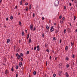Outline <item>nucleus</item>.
Listing matches in <instances>:
<instances>
[{
  "mask_svg": "<svg viewBox=\"0 0 77 77\" xmlns=\"http://www.w3.org/2000/svg\"><path fill=\"white\" fill-rule=\"evenodd\" d=\"M63 20V21H65V17H63L62 18Z\"/></svg>",
  "mask_w": 77,
  "mask_h": 77,
  "instance_id": "obj_39",
  "label": "nucleus"
},
{
  "mask_svg": "<svg viewBox=\"0 0 77 77\" xmlns=\"http://www.w3.org/2000/svg\"><path fill=\"white\" fill-rule=\"evenodd\" d=\"M66 50H68V46H66L65 48Z\"/></svg>",
  "mask_w": 77,
  "mask_h": 77,
  "instance_id": "obj_22",
  "label": "nucleus"
},
{
  "mask_svg": "<svg viewBox=\"0 0 77 77\" xmlns=\"http://www.w3.org/2000/svg\"><path fill=\"white\" fill-rule=\"evenodd\" d=\"M48 44H47V43H45V47L46 48H48Z\"/></svg>",
  "mask_w": 77,
  "mask_h": 77,
  "instance_id": "obj_9",
  "label": "nucleus"
},
{
  "mask_svg": "<svg viewBox=\"0 0 77 77\" xmlns=\"http://www.w3.org/2000/svg\"><path fill=\"white\" fill-rule=\"evenodd\" d=\"M30 29L31 30H32V29H33V24H31L30 25Z\"/></svg>",
  "mask_w": 77,
  "mask_h": 77,
  "instance_id": "obj_3",
  "label": "nucleus"
},
{
  "mask_svg": "<svg viewBox=\"0 0 77 77\" xmlns=\"http://www.w3.org/2000/svg\"><path fill=\"white\" fill-rule=\"evenodd\" d=\"M11 70L12 71H13L14 70V68L12 67L11 69Z\"/></svg>",
  "mask_w": 77,
  "mask_h": 77,
  "instance_id": "obj_36",
  "label": "nucleus"
},
{
  "mask_svg": "<svg viewBox=\"0 0 77 77\" xmlns=\"http://www.w3.org/2000/svg\"><path fill=\"white\" fill-rule=\"evenodd\" d=\"M51 56H50V60H51Z\"/></svg>",
  "mask_w": 77,
  "mask_h": 77,
  "instance_id": "obj_56",
  "label": "nucleus"
},
{
  "mask_svg": "<svg viewBox=\"0 0 77 77\" xmlns=\"http://www.w3.org/2000/svg\"><path fill=\"white\" fill-rule=\"evenodd\" d=\"M37 50L38 51H39V48H37Z\"/></svg>",
  "mask_w": 77,
  "mask_h": 77,
  "instance_id": "obj_63",
  "label": "nucleus"
},
{
  "mask_svg": "<svg viewBox=\"0 0 77 77\" xmlns=\"http://www.w3.org/2000/svg\"><path fill=\"white\" fill-rule=\"evenodd\" d=\"M20 56H22V57H23V53H21L20 54Z\"/></svg>",
  "mask_w": 77,
  "mask_h": 77,
  "instance_id": "obj_18",
  "label": "nucleus"
},
{
  "mask_svg": "<svg viewBox=\"0 0 77 77\" xmlns=\"http://www.w3.org/2000/svg\"><path fill=\"white\" fill-rule=\"evenodd\" d=\"M72 58H74V57H75V55H74V54H72Z\"/></svg>",
  "mask_w": 77,
  "mask_h": 77,
  "instance_id": "obj_19",
  "label": "nucleus"
},
{
  "mask_svg": "<svg viewBox=\"0 0 77 77\" xmlns=\"http://www.w3.org/2000/svg\"><path fill=\"white\" fill-rule=\"evenodd\" d=\"M74 3H75V4H77V0H75L74 1Z\"/></svg>",
  "mask_w": 77,
  "mask_h": 77,
  "instance_id": "obj_24",
  "label": "nucleus"
},
{
  "mask_svg": "<svg viewBox=\"0 0 77 77\" xmlns=\"http://www.w3.org/2000/svg\"><path fill=\"white\" fill-rule=\"evenodd\" d=\"M9 72H8V71L6 70L5 71V74H8V73Z\"/></svg>",
  "mask_w": 77,
  "mask_h": 77,
  "instance_id": "obj_11",
  "label": "nucleus"
},
{
  "mask_svg": "<svg viewBox=\"0 0 77 77\" xmlns=\"http://www.w3.org/2000/svg\"><path fill=\"white\" fill-rule=\"evenodd\" d=\"M66 67H67V68H68L69 67V64H67Z\"/></svg>",
  "mask_w": 77,
  "mask_h": 77,
  "instance_id": "obj_35",
  "label": "nucleus"
},
{
  "mask_svg": "<svg viewBox=\"0 0 77 77\" xmlns=\"http://www.w3.org/2000/svg\"><path fill=\"white\" fill-rule=\"evenodd\" d=\"M69 6H71V3L70 2L69 3Z\"/></svg>",
  "mask_w": 77,
  "mask_h": 77,
  "instance_id": "obj_54",
  "label": "nucleus"
},
{
  "mask_svg": "<svg viewBox=\"0 0 77 77\" xmlns=\"http://www.w3.org/2000/svg\"><path fill=\"white\" fill-rule=\"evenodd\" d=\"M22 3H23V1H21L20 3V5H22Z\"/></svg>",
  "mask_w": 77,
  "mask_h": 77,
  "instance_id": "obj_17",
  "label": "nucleus"
},
{
  "mask_svg": "<svg viewBox=\"0 0 77 77\" xmlns=\"http://www.w3.org/2000/svg\"><path fill=\"white\" fill-rule=\"evenodd\" d=\"M35 13H34L33 14V17H35Z\"/></svg>",
  "mask_w": 77,
  "mask_h": 77,
  "instance_id": "obj_42",
  "label": "nucleus"
},
{
  "mask_svg": "<svg viewBox=\"0 0 77 77\" xmlns=\"http://www.w3.org/2000/svg\"><path fill=\"white\" fill-rule=\"evenodd\" d=\"M42 20H44V17H42Z\"/></svg>",
  "mask_w": 77,
  "mask_h": 77,
  "instance_id": "obj_50",
  "label": "nucleus"
},
{
  "mask_svg": "<svg viewBox=\"0 0 77 77\" xmlns=\"http://www.w3.org/2000/svg\"><path fill=\"white\" fill-rule=\"evenodd\" d=\"M58 33V31H57V30L56 31V32H55L56 33Z\"/></svg>",
  "mask_w": 77,
  "mask_h": 77,
  "instance_id": "obj_55",
  "label": "nucleus"
},
{
  "mask_svg": "<svg viewBox=\"0 0 77 77\" xmlns=\"http://www.w3.org/2000/svg\"><path fill=\"white\" fill-rule=\"evenodd\" d=\"M20 42H21V40H19V43H20Z\"/></svg>",
  "mask_w": 77,
  "mask_h": 77,
  "instance_id": "obj_60",
  "label": "nucleus"
},
{
  "mask_svg": "<svg viewBox=\"0 0 77 77\" xmlns=\"http://www.w3.org/2000/svg\"><path fill=\"white\" fill-rule=\"evenodd\" d=\"M39 46L38 45V46H37V48H39Z\"/></svg>",
  "mask_w": 77,
  "mask_h": 77,
  "instance_id": "obj_47",
  "label": "nucleus"
},
{
  "mask_svg": "<svg viewBox=\"0 0 77 77\" xmlns=\"http://www.w3.org/2000/svg\"><path fill=\"white\" fill-rule=\"evenodd\" d=\"M24 32L23 31L22 32V36H24Z\"/></svg>",
  "mask_w": 77,
  "mask_h": 77,
  "instance_id": "obj_13",
  "label": "nucleus"
},
{
  "mask_svg": "<svg viewBox=\"0 0 77 77\" xmlns=\"http://www.w3.org/2000/svg\"><path fill=\"white\" fill-rule=\"evenodd\" d=\"M64 10H65V9H66V6H64Z\"/></svg>",
  "mask_w": 77,
  "mask_h": 77,
  "instance_id": "obj_58",
  "label": "nucleus"
},
{
  "mask_svg": "<svg viewBox=\"0 0 77 77\" xmlns=\"http://www.w3.org/2000/svg\"><path fill=\"white\" fill-rule=\"evenodd\" d=\"M17 6H16L15 7V9H17Z\"/></svg>",
  "mask_w": 77,
  "mask_h": 77,
  "instance_id": "obj_61",
  "label": "nucleus"
},
{
  "mask_svg": "<svg viewBox=\"0 0 77 77\" xmlns=\"http://www.w3.org/2000/svg\"><path fill=\"white\" fill-rule=\"evenodd\" d=\"M76 18L75 17V16H74V21H75Z\"/></svg>",
  "mask_w": 77,
  "mask_h": 77,
  "instance_id": "obj_48",
  "label": "nucleus"
},
{
  "mask_svg": "<svg viewBox=\"0 0 77 77\" xmlns=\"http://www.w3.org/2000/svg\"><path fill=\"white\" fill-rule=\"evenodd\" d=\"M53 27H54V26H52L50 30L51 32H53V31H54V29L53 28Z\"/></svg>",
  "mask_w": 77,
  "mask_h": 77,
  "instance_id": "obj_2",
  "label": "nucleus"
},
{
  "mask_svg": "<svg viewBox=\"0 0 77 77\" xmlns=\"http://www.w3.org/2000/svg\"><path fill=\"white\" fill-rule=\"evenodd\" d=\"M42 37L43 38H44V36H45L44 34H42Z\"/></svg>",
  "mask_w": 77,
  "mask_h": 77,
  "instance_id": "obj_41",
  "label": "nucleus"
},
{
  "mask_svg": "<svg viewBox=\"0 0 77 77\" xmlns=\"http://www.w3.org/2000/svg\"><path fill=\"white\" fill-rule=\"evenodd\" d=\"M57 28L58 29H59V28H60V26L59 25H58V26L57 27Z\"/></svg>",
  "mask_w": 77,
  "mask_h": 77,
  "instance_id": "obj_49",
  "label": "nucleus"
},
{
  "mask_svg": "<svg viewBox=\"0 0 77 77\" xmlns=\"http://www.w3.org/2000/svg\"><path fill=\"white\" fill-rule=\"evenodd\" d=\"M33 74L34 75H36V71H34V72Z\"/></svg>",
  "mask_w": 77,
  "mask_h": 77,
  "instance_id": "obj_15",
  "label": "nucleus"
},
{
  "mask_svg": "<svg viewBox=\"0 0 77 77\" xmlns=\"http://www.w3.org/2000/svg\"><path fill=\"white\" fill-rule=\"evenodd\" d=\"M11 20H12L13 19V16H11L10 17Z\"/></svg>",
  "mask_w": 77,
  "mask_h": 77,
  "instance_id": "obj_20",
  "label": "nucleus"
},
{
  "mask_svg": "<svg viewBox=\"0 0 77 77\" xmlns=\"http://www.w3.org/2000/svg\"><path fill=\"white\" fill-rule=\"evenodd\" d=\"M36 47H34V50H36Z\"/></svg>",
  "mask_w": 77,
  "mask_h": 77,
  "instance_id": "obj_40",
  "label": "nucleus"
},
{
  "mask_svg": "<svg viewBox=\"0 0 77 77\" xmlns=\"http://www.w3.org/2000/svg\"><path fill=\"white\" fill-rule=\"evenodd\" d=\"M19 64L20 67H21V66H22V62H20Z\"/></svg>",
  "mask_w": 77,
  "mask_h": 77,
  "instance_id": "obj_6",
  "label": "nucleus"
},
{
  "mask_svg": "<svg viewBox=\"0 0 77 77\" xmlns=\"http://www.w3.org/2000/svg\"><path fill=\"white\" fill-rule=\"evenodd\" d=\"M53 40L54 41H56V38L55 37H54L53 38Z\"/></svg>",
  "mask_w": 77,
  "mask_h": 77,
  "instance_id": "obj_21",
  "label": "nucleus"
},
{
  "mask_svg": "<svg viewBox=\"0 0 77 77\" xmlns=\"http://www.w3.org/2000/svg\"><path fill=\"white\" fill-rule=\"evenodd\" d=\"M65 32H66V29H64V33L65 34L66 33Z\"/></svg>",
  "mask_w": 77,
  "mask_h": 77,
  "instance_id": "obj_31",
  "label": "nucleus"
},
{
  "mask_svg": "<svg viewBox=\"0 0 77 77\" xmlns=\"http://www.w3.org/2000/svg\"><path fill=\"white\" fill-rule=\"evenodd\" d=\"M25 32L26 33H27V30H25Z\"/></svg>",
  "mask_w": 77,
  "mask_h": 77,
  "instance_id": "obj_59",
  "label": "nucleus"
},
{
  "mask_svg": "<svg viewBox=\"0 0 77 77\" xmlns=\"http://www.w3.org/2000/svg\"><path fill=\"white\" fill-rule=\"evenodd\" d=\"M8 17H7L6 18V20L7 21H8Z\"/></svg>",
  "mask_w": 77,
  "mask_h": 77,
  "instance_id": "obj_51",
  "label": "nucleus"
},
{
  "mask_svg": "<svg viewBox=\"0 0 77 77\" xmlns=\"http://www.w3.org/2000/svg\"><path fill=\"white\" fill-rule=\"evenodd\" d=\"M21 61H23V58H21Z\"/></svg>",
  "mask_w": 77,
  "mask_h": 77,
  "instance_id": "obj_53",
  "label": "nucleus"
},
{
  "mask_svg": "<svg viewBox=\"0 0 77 77\" xmlns=\"http://www.w3.org/2000/svg\"><path fill=\"white\" fill-rule=\"evenodd\" d=\"M17 58L18 59H20V55H18L17 56Z\"/></svg>",
  "mask_w": 77,
  "mask_h": 77,
  "instance_id": "obj_23",
  "label": "nucleus"
},
{
  "mask_svg": "<svg viewBox=\"0 0 77 77\" xmlns=\"http://www.w3.org/2000/svg\"><path fill=\"white\" fill-rule=\"evenodd\" d=\"M57 59V57L55 58V60H56Z\"/></svg>",
  "mask_w": 77,
  "mask_h": 77,
  "instance_id": "obj_46",
  "label": "nucleus"
},
{
  "mask_svg": "<svg viewBox=\"0 0 77 77\" xmlns=\"http://www.w3.org/2000/svg\"><path fill=\"white\" fill-rule=\"evenodd\" d=\"M56 75V74L54 73L53 74V76L54 77H55Z\"/></svg>",
  "mask_w": 77,
  "mask_h": 77,
  "instance_id": "obj_34",
  "label": "nucleus"
},
{
  "mask_svg": "<svg viewBox=\"0 0 77 77\" xmlns=\"http://www.w3.org/2000/svg\"><path fill=\"white\" fill-rule=\"evenodd\" d=\"M46 51H47V52H48V53H49V52H50V51H49V50H48V49H47L46 50Z\"/></svg>",
  "mask_w": 77,
  "mask_h": 77,
  "instance_id": "obj_30",
  "label": "nucleus"
},
{
  "mask_svg": "<svg viewBox=\"0 0 77 77\" xmlns=\"http://www.w3.org/2000/svg\"><path fill=\"white\" fill-rule=\"evenodd\" d=\"M32 9V6H31V5H30L29 6V9L30 10V9Z\"/></svg>",
  "mask_w": 77,
  "mask_h": 77,
  "instance_id": "obj_28",
  "label": "nucleus"
},
{
  "mask_svg": "<svg viewBox=\"0 0 77 77\" xmlns=\"http://www.w3.org/2000/svg\"><path fill=\"white\" fill-rule=\"evenodd\" d=\"M35 30H36V28L35 27H34L33 29V31H35Z\"/></svg>",
  "mask_w": 77,
  "mask_h": 77,
  "instance_id": "obj_44",
  "label": "nucleus"
},
{
  "mask_svg": "<svg viewBox=\"0 0 77 77\" xmlns=\"http://www.w3.org/2000/svg\"><path fill=\"white\" fill-rule=\"evenodd\" d=\"M29 44H30V43H31V38L29 39Z\"/></svg>",
  "mask_w": 77,
  "mask_h": 77,
  "instance_id": "obj_10",
  "label": "nucleus"
},
{
  "mask_svg": "<svg viewBox=\"0 0 77 77\" xmlns=\"http://www.w3.org/2000/svg\"><path fill=\"white\" fill-rule=\"evenodd\" d=\"M19 25H20V26H21V22L19 21Z\"/></svg>",
  "mask_w": 77,
  "mask_h": 77,
  "instance_id": "obj_43",
  "label": "nucleus"
},
{
  "mask_svg": "<svg viewBox=\"0 0 77 77\" xmlns=\"http://www.w3.org/2000/svg\"><path fill=\"white\" fill-rule=\"evenodd\" d=\"M16 77H18V74H16Z\"/></svg>",
  "mask_w": 77,
  "mask_h": 77,
  "instance_id": "obj_52",
  "label": "nucleus"
},
{
  "mask_svg": "<svg viewBox=\"0 0 77 77\" xmlns=\"http://www.w3.org/2000/svg\"><path fill=\"white\" fill-rule=\"evenodd\" d=\"M66 60H68V57H67L66 58Z\"/></svg>",
  "mask_w": 77,
  "mask_h": 77,
  "instance_id": "obj_38",
  "label": "nucleus"
},
{
  "mask_svg": "<svg viewBox=\"0 0 77 77\" xmlns=\"http://www.w3.org/2000/svg\"><path fill=\"white\" fill-rule=\"evenodd\" d=\"M71 45L72 47V46L74 45V42H72L71 44Z\"/></svg>",
  "mask_w": 77,
  "mask_h": 77,
  "instance_id": "obj_8",
  "label": "nucleus"
},
{
  "mask_svg": "<svg viewBox=\"0 0 77 77\" xmlns=\"http://www.w3.org/2000/svg\"><path fill=\"white\" fill-rule=\"evenodd\" d=\"M54 5L55 6H57L59 5V1L58 0H56L55 2Z\"/></svg>",
  "mask_w": 77,
  "mask_h": 77,
  "instance_id": "obj_1",
  "label": "nucleus"
},
{
  "mask_svg": "<svg viewBox=\"0 0 77 77\" xmlns=\"http://www.w3.org/2000/svg\"><path fill=\"white\" fill-rule=\"evenodd\" d=\"M75 32H77V29L75 30Z\"/></svg>",
  "mask_w": 77,
  "mask_h": 77,
  "instance_id": "obj_64",
  "label": "nucleus"
},
{
  "mask_svg": "<svg viewBox=\"0 0 77 77\" xmlns=\"http://www.w3.org/2000/svg\"><path fill=\"white\" fill-rule=\"evenodd\" d=\"M62 16H60L59 17V18L60 19H61V18H62Z\"/></svg>",
  "mask_w": 77,
  "mask_h": 77,
  "instance_id": "obj_26",
  "label": "nucleus"
},
{
  "mask_svg": "<svg viewBox=\"0 0 77 77\" xmlns=\"http://www.w3.org/2000/svg\"><path fill=\"white\" fill-rule=\"evenodd\" d=\"M26 11H28V8L26 7Z\"/></svg>",
  "mask_w": 77,
  "mask_h": 77,
  "instance_id": "obj_29",
  "label": "nucleus"
},
{
  "mask_svg": "<svg viewBox=\"0 0 77 77\" xmlns=\"http://www.w3.org/2000/svg\"><path fill=\"white\" fill-rule=\"evenodd\" d=\"M65 75H66V77H69V75H68V73L67 72H66Z\"/></svg>",
  "mask_w": 77,
  "mask_h": 77,
  "instance_id": "obj_5",
  "label": "nucleus"
},
{
  "mask_svg": "<svg viewBox=\"0 0 77 77\" xmlns=\"http://www.w3.org/2000/svg\"><path fill=\"white\" fill-rule=\"evenodd\" d=\"M18 69V66L17 65L16 66V69Z\"/></svg>",
  "mask_w": 77,
  "mask_h": 77,
  "instance_id": "obj_25",
  "label": "nucleus"
},
{
  "mask_svg": "<svg viewBox=\"0 0 77 77\" xmlns=\"http://www.w3.org/2000/svg\"><path fill=\"white\" fill-rule=\"evenodd\" d=\"M46 28L47 29H48V30H49V27L48 26H46Z\"/></svg>",
  "mask_w": 77,
  "mask_h": 77,
  "instance_id": "obj_14",
  "label": "nucleus"
},
{
  "mask_svg": "<svg viewBox=\"0 0 77 77\" xmlns=\"http://www.w3.org/2000/svg\"><path fill=\"white\" fill-rule=\"evenodd\" d=\"M61 42H62V39H60V44H61Z\"/></svg>",
  "mask_w": 77,
  "mask_h": 77,
  "instance_id": "obj_32",
  "label": "nucleus"
},
{
  "mask_svg": "<svg viewBox=\"0 0 77 77\" xmlns=\"http://www.w3.org/2000/svg\"><path fill=\"white\" fill-rule=\"evenodd\" d=\"M18 56V53H17L16 55V57H17V56Z\"/></svg>",
  "mask_w": 77,
  "mask_h": 77,
  "instance_id": "obj_37",
  "label": "nucleus"
},
{
  "mask_svg": "<svg viewBox=\"0 0 77 77\" xmlns=\"http://www.w3.org/2000/svg\"><path fill=\"white\" fill-rule=\"evenodd\" d=\"M7 42L8 44H9L10 42V39H8L7 40Z\"/></svg>",
  "mask_w": 77,
  "mask_h": 77,
  "instance_id": "obj_7",
  "label": "nucleus"
},
{
  "mask_svg": "<svg viewBox=\"0 0 77 77\" xmlns=\"http://www.w3.org/2000/svg\"><path fill=\"white\" fill-rule=\"evenodd\" d=\"M29 35H30V34H28L27 36V39H28L29 38Z\"/></svg>",
  "mask_w": 77,
  "mask_h": 77,
  "instance_id": "obj_12",
  "label": "nucleus"
},
{
  "mask_svg": "<svg viewBox=\"0 0 77 77\" xmlns=\"http://www.w3.org/2000/svg\"><path fill=\"white\" fill-rule=\"evenodd\" d=\"M16 48V46L14 45V50H15V48Z\"/></svg>",
  "mask_w": 77,
  "mask_h": 77,
  "instance_id": "obj_45",
  "label": "nucleus"
},
{
  "mask_svg": "<svg viewBox=\"0 0 77 77\" xmlns=\"http://www.w3.org/2000/svg\"><path fill=\"white\" fill-rule=\"evenodd\" d=\"M72 65H74V62H73L72 63Z\"/></svg>",
  "mask_w": 77,
  "mask_h": 77,
  "instance_id": "obj_57",
  "label": "nucleus"
},
{
  "mask_svg": "<svg viewBox=\"0 0 77 77\" xmlns=\"http://www.w3.org/2000/svg\"><path fill=\"white\" fill-rule=\"evenodd\" d=\"M25 5H26V6H27V5H28V3L27 2L25 4Z\"/></svg>",
  "mask_w": 77,
  "mask_h": 77,
  "instance_id": "obj_33",
  "label": "nucleus"
},
{
  "mask_svg": "<svg viewBox=\"0 0 77 77\" xmlns=\"http://www.w3.org/2000/svg\"><path fill=\"white\" fill-rule=\"evenodd\" d=\"M61 75H62V71H60L58 73V75L59 76H61Z\"/></svg>",
  "mask_w": 77,
  "mask_h": 77,
  "instance_id": "obj_4",
  "label": "nucleus"
},
{
  "mask_svg": "<svg viewBox=\"0 0 77 77\" xmlns=\"http://www.w3.org/2000/svg\"><path fill=\"white\" fill-rule=\"evenodd\" d=\"M26 54H29V51H28L26 52Z\"/></svg>",
  "mask_w": 77,
  "mask_h": 77,
  "instance_id": "obj_27",
  "label": "nucleus"
},
{
  "mask_svg": "<svg viewBox=\"0 0 77 77\" xmlns=\"http://www.w3.org/2000/svg\"><path fill=\"white\" fill-rule=\"evenodd\" d=\"M60 23H61V24H62V23H63V20H60Z\"/></svg>",
  "mask_w": 77,
  "mask_h": 77,
  "instance_id": "obj_16",
  "label": "nucleus"
},
{
  "mask_svg": "<svg viewBox=\"0 0 77 77\" xmlns=\"http://www.w3.org/2000/svg\"><path fill=\"white\" fill-rule=\"evenodd\" d=\"M2 0H0V4L2 3Z\"/></svg>",
  "mask_w": 77,
  "mask_h": 77,
  "instance_id": "obj_62",
  "label": "nucleus"
}]
</instances>
